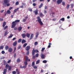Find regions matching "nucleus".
I'll list each match as a JSON object with an SVG mask.
<instances>
[{
	"instance_id": "57",
	"label": "nucleus",
	"mask_w": 74,
	"mask_h": 74,
	"mask_svg": "<svg viewBox=\"0 0 74 74\" xmlns=\"http://www.w3.org/2000/svg\"><path fill=\"white\" fill-rule=\"evenodd\" d=\"M12 8H13L12 7H10V8H9V10H11L12 9Z\"/></svg>"
},
{
	"instance_id": "64",
	"label": "nucleus",
	"mask_w": 74,
	"mask_h": 74,
	"mask_svg": "<svg viewBox=\"0 0 74 74\" xmlns=\"http://www.w3.org/2000/svg\"><path fill=\"white\" fill-rule=\"evenodd\" d=\"M16 53H15L14 54V58H15V57H16Z\"/></svg>"
},
{
	"instance_id": "36",
	"label": "nucleus",
	"mask_w": 74,
	"mask_h": 74,
	"mask_svg": "<svg viewBox=\"0 0 74 74\" xmlns=\"http://www.w3.org/2000/svg\"><path fill=\"white\" fill-rule=\"evenodd\" d=\"M22 41V39H19L18 40V43H20L21 42V41Z\"/></svg>"
},
{
	"instance_id": "37",
	"label": "nucleus",
	"mask_w": 74,
	"mask_h": 74,
	"mask_svg": "<svg viewBox=\"0 0 74 74\" xmlns=\"http://www.w3.org/2000/svg\"><path fill=\"white\" fill-rule=\"evenodd\" d=\"M39 35V34H38V32H37L36 35V38H37V37H38V36Z\"/></svg>"
},
{
	"instance_id": "22",
	"label": "nucleus",
	"mask_w": 74,
	"mask_h": 74,
	"mask_svg": "<svg viewBox=\"0 0 74 74\" xmlns=\"http://www.w3.org/2000/svg\"><path fill=\"white\" fill-rule=\"evenodd\" d=\"M18 10H19V8H17L15 9L14 10V12L15 13V12H16V11H17Z\"/></svg>"
},
{
	"instance_id": "63",
	"label": "nucleus",
	"mask_w": 74,
	"mask_h": 74,
	"mask_svg": "<svg viewBox=\"0 0 74 74\" xmlns=\"http://www.w3.org/2000/svg\"><path fill=\"white\" fill-rule=\"evenodd\" d=\"M4 10H3L1 11L0 12H1V13H3V12H4Z\"/></svg>"
},
{
	"instance_id": "43",
	"label": "nucleus",
	"mask_w": 74,
	"mask_h": 74,
	"mask_svg": "<svg viewBox=\"0 0 74 74\" xmlns=\"http://www.w3.org/2000/svg\"><path fill=\"white\" fill-rule=\"evenodd\" d=\"M33 67L34 69H37V66H33Z\"/></svg>"
},
{
	"instance_id": "39",
	"label": "nucleus",
	"mask_w": 74,
	"mask_h": 74,
	"mask_svg": "<svg viewBox=\"0 0 74 74\" xmlns=\"http://www.w3.org/2000/svg\"><path fill=\"white\" fill-rule=\"evenodd\" d=\"M7 28H8V26L6 25L4 28V30H5L6 29H7Z\"/></svg>"
},
{
	"instance_id": "53",
	"label": "nucleus",
	"mask_w": 74,
	"mask_h": 74,
	"mask_svg": "<svg viewBox=\"0 0 74 74\" xmlns=\"http://www.w3.org/2000/svg\"><path fill=\"white\" fill-rule=\"evenodd\" d=\"M35 56L36 58H38V53H36V54Z\"/></svg>"
},
{
	"instance_id": "38",
	"label": "nucleus",
	"mask_w": 74,
	"mask_h": 74,
	"mask_svg": "<svg viewBox=\"0 0 74 74\" xmlns=\"http://www.w3.org/2000/svg\"><path fill=\"white\" fill-rule=\"evenodd\" d=\"M8 69V70H9V71H11V66H9Z\"/></svg>"
},
{
	"instance_id": "47",
	"label": "nucleus",
	"mask_w": 74,
	"mask_h": 74,
	"mask_svg": "<svg viewBox=\"0 0 74 74\" xmlns=\"http://www.w3.org/2000/svg\"><path fill=\"white\" fill-rule=\"evenodd\" d=\"M19 3V2H18V1H17L15 5H18Z\"/></svg>"
},
{
	"instance_id": "7",
	"label": "nucleus",
	"mask_w": 74,
	"mask_h": 74,
	"mask_svg": "<svg viewBox=\"0 0 74 74\" xmlns=\"http://www.w3.org/2000/svg\"><path fill=\"white\" fill-rule=\"evenodd\" d=\"M25 60L26 61H28V62H30V59H28V57L27 56H25Z\"/></svg>"
},
{
	"instance_id": "62",
	"label": "nucleus",
	"mask_w": 74,
	"mask_h": 74,
	"mask_svg": "<svg viewBox=\"0 0 74 74\" xmlns=\"http://www.w3.org/2000/svg\"><path fill=\"white\" fill-rule=\"evenodd\" d=\"M10 3H7V7H8L10 6Z\"/></svg>"
},
{
	"instance_id": "40",
	"label": "nucleus",
	"mask_w": 74,
	"mask_h": 74,
	"mask_svg": "<svg viewBox=\"0 0 74 74\" xmlns=\"http://www.w3.org/2000/svg\"><path fill=\"white\" fill-rule=\"evenodd\" d=\"M70 7V5L68 4L67 5V6L66 7V8L67 10H68V9H69V8Z\"/></svg>"
},
{
	"instance_id": "26",
	"label": "nucleus",
	"mask_w": 74,
	"mask_h": 74,
	"mask_svg": "<svg viewBox=\"0 0 74 74\" xmlns=\"http://www.w3.org/2000/svg\"><path fill=\"white\" fill-rule=\"evenodd\" d=\"M7 13L8 14H11V11L9 10L7 11Z\"/></svg>"
},
{
	"instance_id": "16",
	"label": "nucleus",
	"mask_w": 74,
	"mask_h": 74,
	"mask_svg": "<svg viewBox=\"0 0 74 74\" xmlns=\"http://www.w3.org/2000/svg\"><path fill=\"white\" fill-rule=\"evenodd\" d=\"M5 48V50H8L9 48V47L7 45H6Z\"/></svg>"
},
{
	"instance_id": "28",
	"label": "nucleus",
	"mask_w": 74,
	"mask_h": 74,
	"mask_svg": "<svg viewBox=\"0 0 74 74\" xmlns=\"http://www.w3.org/2000/svg\"><path fill=\"white\" fill-rule=\"evenodd\" d=\"M51 43H49V45L48 46V48H50L51 47Z\"/></svg>"
},
{
	"instance_id": "27",
	"label": "nucleus",
	"mask_w": 74,
	"mask_h": 74,
	"mask_svg": "<svg viewBox=\"0 0 74 74\" xmlns=\"http://www.w3.org/2000/svg\"><path fill=\"white\" fill-rule=\"evenodd\" d=\"M8 31L4 33V36H6L7 34H8Z\"/></svg>"
},
{
	"instance_id": "49",
	"label": "nucleus",
	"mask_w": 74,
	"mask_h": 74,
	"mask_svg": "<svg viewBox=\"0 0 74 74\" xmlns=\"http://www.w3.org/2000/svg\"><path fill=\"white\" fill-rule=\"evenodd\" d=\"M37 44H38V42H35V43H34L35 45H37Z\"/></svg>"
},
{
	"instance_id": "61",
	"label": "nucleus",
	"mask_w": 74,
	"mask_h": 74,
	"mask_svg": "<svg viewBox=\"0 0 74 74\" xmlns=\"http://www.w3.org/2000/svg\"><path fill=\"white\" fill-rule=\"evenodd\" d=\"M29 11L32 12V9L29 8Z\"/></svg>"
},
{
	"instance_id": "2",
	"label": "nucleus",
	"mask_w": 74,
	"mask_h": 74,
	"mask_svg": "<svg viewBox=\"0 0 74 74\" xmlns=\"http://www.w3.org/2000/svg\"><path fill=\"white\" fill-rule=\"evenodd\" d=\"M37 19H38V21L39 23L40 24L41 26L43 25V23L41 21V20L40 18V16H38L37 17Z\"/></svg>"
},
{
	"instance_id": "45",
	"label": "nucleus",
	"mask_w": 74,
	"mask_h": 74,
	"mask_svg": "<svg viewBox=\"0 0 74 74\" xmlns=\"http://www.w3.org/2000/svg\"><path fill=\"white\" fill-rule=\"evenodd\" d=\"M45 47L42 48V49L41 51L43 52V51H44V50H45Z\"/></svg>"
},
{
	"instance_id": "19",
	"label": "nucleus",
	"mask_w": 74,
	"mask_h": 74,
	"mask_svg": "<svg viewBox=\"0 0 74 74\" xmlns=\"http://www.w3.org/2000/svg\"><path fill=\"white\" fill-rule=\"evenodd\" d=\"M40 16H41V17H43V16H44V15L42 13H40Z\"/></svg>"
},
{
	"instance_id": "41",
	"label": "nucleus",
	"mask_w": 74,
	"mask_h": 74,
	"mask_svg": "<svg viewBox=\"0 0 74 74\" xmlns=\"http://www.w3.org/2000/svg\"><path fill=\"white\" fill-rule=\"evenodd\" d=\"M3 64L4 65H5V64H7V62H6V61H5V60L3 61Z\"/></svg>"
},
{
	"instance_id": "18",
	"label": "nucleus",
	"mask_w": 74,
	"mask_h": 74,
	"mask_svg": "<svg viewBox=\"0 0 74 74\" xmlns=\"http://www.w3.org/2000/svg\"><path fill=\"white\" fill-rule=\"evenodd\" d=\"M33 36H34L33 34H31V36H30V40H32V38H33Z\"/></svg>"
},
{
	"instance_id": "55",
	"label": "nucleus",
	"mask_w": 74,
	"mask_h": 74,
	"mask_svg": "<svg viewBox=\"0 0 74 74\" xmlns=\"http://www.w3.org/2000/svg\"><path fill=\"white\" fill-rule=\"evenodd\" d=\"M33 5L34 7H35V6H36V4L35 3H34L33 4Z\"/></svg>"
},
{
	"instance_id": "21",
	"label": "nucleus",
	"mask_w": 74,
	"mask_h": 74,
	"mask_svg": "<svg viewBox=\"0 0 74 74\" xmlns=\"http://www.w3.org/2000/svg\"><path fill=\"white\" fill-rule=\"evenodd\" d=\"M42 5H43V3H41L40 5L39 6V8H41L42 7Z\"/></svg>"
},
{
	"instance_id": "1",
	"label": "nucleus",
	"mask_w": 74,
	"mask_h": 74,
	"mask_svg": "<svg viewBox=\"0 0 74 74\" xmlns=\"http://www.w3.org/2000/svg\"><path fill=\"white\" fill-rule=\"evenodd\" d=\"M20 20H15L14 21H13L12 23V25L11 26L12 28H14L15 26L16 25V23L17 22H19Z\"/></svg>"
},
{
	"instance_id": "10",
	"label": "nucleus",
	"mask_w": 74,
	"mask_h": 74,
	"mask_svg": "<svg viewBox=\"0 0 74 74\" xmlns=\"http://www.w3.org/2000/svg\"><path fill=\"white\" fill-rule=\"evenodd\" d=\"M13 46H16L17 45V41H15L13 44Z\"/></svg>"
},
{
	"instance_id": "6",
	"label": "nucleus",
	"mask_w": 74,
	"mask_h": 74,
	"mask_svg": "<svg viewBox=\"0 0 74 74\" xmlns=\"http://www.w3.org/2000/svg\"><path fill=\"white\" fill-rule=\"evenodd\" d=\"M63 0H58L57 1V3L58 4H60L62 2Z\"/></svg>"
},
{
	"instance_id": "46",
	"label": "nucleus",
	"mask_w": 74,
	"mask_h": 74,
	"mask_svg": "<svg viewBox=\"0 0 74 74\" xmlns=\"http://www.w3.org/2000/svg\"><path fill=\"white\" fill-rule=\"evenodd\" d=\"M71 8H73L74 7V4L72 3L71 4Z\"/></svg>"
},
{
	"instance_id": "30",
	"label": "nucleus",
	"mask_w": 74,
	"mask_h": 74,
	"mask_svg": "<svg viewBox=\"0 0 74 74\" xmlns=\"http://www.w3.org/2000/svg\"><path fill=\"white\" fill-rule=\"evenodd\" d=\"M17 63L21 62V60L19 58L17 60Z\"/></svg>"
},
{
	"instance_id": "8",
	"label": "nucleus",
	"mask_w": 74,
	"mask_h": 74,
	"mask_svg": "<svg viewBox=\"0 0 74 74\" xmlns=\"http://www.w3.org/2000/svg\"><path fill=\"white\" fill-rule=\"evenodd\" d=\"M7 69H5L3 70V74H5L7 73Z\"/></svg>"
},
{
	"instance_id": "51",
	"label": "nucleus",
	"mask_w": 74,
	"mask_h": 74,
	"mask_svg": "<svg viewBox=\"0 0 74 74\" xmlns=\"http://www.w3.org/2000/svg\"><path fill=\"white\" fill-rule=\"evenodd\" d=\"M21 48V45L19 46L17 48L18 49H19Z\"/></svg>"
},
{
	"instance_id": "50",
	"label": "nucleus",
	"mask_w": 74,
	"mask_h": 74,
	"mask_svg": "<svg viewBox=\"0 0 74 74\" xmlns=\"http://www.w3.org/2000/svg\"><path fill=\"white\" fill-rule=\"evenodd\" d=\"M29 51H28L26 53V55H29Z\"/></svg>"
},
{
	"instance_id": "52",
	"label": "nucleus",
	"mask_w": 74,
	"mask_h": 74,
	"mask_svg": "<svg viewBox=\"0 0 74 74\" xmlns=\"http://www.w3.org/2000/svg\"><path fill=\"white\" fill-rule=\"evenodd\" d=\"M1 53L2 54H4V53H5V51H2Z\"/></svg>"
},
{
	"instance_id": "29",
	"label": "nucleus",
	"mask_w": 74,
	"mask_h": 74,
	"mask_svg": "<svg viewBox=\"0 0 74 74\" xmlns=\"http://www.w3.org/2000/svg\"><path fill=\"white\" fill-rule=\"evenodd\" d=\"M10 66H9V65L8 64H7L5 66V68L7 69V68H8V67H9Z\"/></svg>"
},
{
	"instance_id": "34",
	"label": "nucleus",
	"mask_w": 74,
	"mask_h": 74,
	"mask_svg": "<svg viewBox=\"0 0 74 74\" xmlns=\"http://www.w3.org/2000/svg\"><path fill=\"white\" fill-rule=\"evenodd\" d=\"M33 50H34V52H36V53H38V50L36 49L35 50L34 49H33Z\"/></svg>"
},
{
	"instance_id": "33",
	"label": "nucleus",
	"mask_w": 74,
	"mask_h": 74,
	"mask_svg": "<svg viewBox=\"0 0 74 74\" xmlns=\"http://www.w3.org/2000/svg\"><path fill=\"white\" fill-rule=\"evenodd\" d=\"M35 54V52L33 50L32 51V55H33V56H34V54Z\"/></svg>"
},
{
	"instance_id": "32",
	"label": "nucleus",
	"mask_w": 74,
	"mask_h": 74,
	"mask_svg": "<svg viewBox=\"0 0 74 74\" xmlns=\"http://www.w3.org/2000/svg\"><path fill=\"white\" fill-rule=\"evenodd\" d=\"M13 36V35H12V34H11L10 35V36H8V38H11V37H12Z\"/></svg>"
},
{
	"instance_id": "24",
	"label": "nucleus",
	"mask_w": 74,
	"mask_h": 74,
	"mask_svg": "<svg viewBox=\"0 0 74 74\" xmlns=\"http://www.w3.org/2000/svg\"><path fill=\"white\" fill-rule=\"evenodd\" d=\"M5 25H6V22H5L3 23V24L2 25L3 27H4L5 26Z\"/></svg>"
},
{
	"instance_id": "20",
	"label": "nucleus",
	"mask_w": 74,
	"mask_h": 74,
	"mask_svg": "<svg viewBox=\"0 0 74 74\" xmlns=\"http://www.w3.org/2000/svg\"><path fill=\"white\" fill-rule=\"evenodd\" d=\"M4 48V46L3 45H1L0 46V50L3 49Z\"/></svg>"
},
{
	"instance_id": "5",
	"label": "nucleus",
	"mask_w": 74,
	"mask_h": 74,
	"mask_svg": "<svg viewBox=\"0 0 74 74\" xmlns=\"http://www.w3.org/2000/svg\"><path fill=\"white\" fill-rule=\"evenodd\" d=\"M3 2L5 4H8L10 3V1L9 0H4Z\"/></svg>"
},
{
	"instance_id": "3",
	"label": "nucleus",
	"mask_w": 74,
	"mask_h": 74,
	"mask_svg": "<svg viewBox=\"0 0 74 74\" xmlns=\"http://www.w3.org/2000/svg\"><path fill=\"white\" fill-rule=\"evenodd\" d=\"M30 49V46H27L25 48L26 51H28Z\"/></svg>"
},
{
	"instance_id": "25",
	"label": "nucleus",
	"mask_w": 74,
	"mask_h": 74,
	"mask_svg": "<svg viewBox=\"0 0 74 74\" xmlns=\"http://www.w3.org/2000/svg\"><path fill=\"white\" fill-rule=\"evenodd\" d=\"M35 62L34 61L33 62H32V66H34V65H35Z\"/></svg>"
},
{
	"instance_id": "9",
	"label": "nucleus",
	"mask_w": 74,
	"mask_h": 74,
	"mask_svg": "<svg viewBox=\"0 0 74 74\" xmlns=\"http://www.w3.org/2000/svg\"><path fill=\"white\" fill-rule=\"evenodd\" d=\"M8 52H12V49L11 47L9 48Z\"/></svg>"
},
{
	"instance_id": "4",
	"label": "nucleus",
	"mask_w": 74,
	"mask_h": 74,
	"mask_svg": "<svg viewBox=\"0 0 74 74\" xmlns=\"http://www.w3.org/2000/svg\"><path fill=\"white\" fill-rule=\"evenodd\" d=\"M38 10L36 9L34 11H33V12L35 13V15H38Z\"/></svg>"
},
{
	"instance_id": "15",
	"label": "nucleus",
	"mask_w": 74,
	"mask_h": 74,
	"mask_svg": "<svg viewBox=\"0 0 74 74\" xmlns=\"http://www.w3.org/2000/svg\"><path fill=\"white\" fill-rule=\"evenodd\" d=\"M30 35L29 33H27L26 34V36L28 37V38H30Z\"/></svg>"
},
{
	"instance_id": "59",
	"label": "nucleus",
	"mask_w": 74,
	"mask_h": 74,
	"mask_svg": "<svg viewBox=\"0 0 74 74\" xmlns=\"http://www.w3.org/2000/svg\"><path fill=\"white\" fill-rule=\"evenodd\" d=\"M22 4L23 5H24V6H26V3H22Z\"/></svg>"
},
{
	"instance_id": "35",
	"label": "nucleus",
	"mask_w": 74,
	"mask_h": 74,
	"mask_svg": "<svg viewBox=\"0 0 74 74\" xmlns=\"http://www.w3.org/2000/svg\"><path fill=\"white\" fill-rule=\"evenodd\" d=\"M42 62L43 63H47V61L46 60H44Z\"/></svg>"
},
{
	"instance_id": "31",
	"label": "nucleus",
	"mask_w": 74,
	"mask_h": 74,
	"mask_svg": "<svg viewBox=\"0 0 74 74\" xmlns=\"http://www.w3.org/2000/svg\"><path fill=\"white\" fill-rule=\"evenodd\" d=\"M40 60H37L36 62V64H38V63H40Z\"/></svg>"
},
{
	"instance_id": "42",
	"label": "nucleus",
	"mask_w": 74,
	"mask_h": 74,
	"mask_svg": "<svg viewBox=\"0 0 74 74\" xmlns=\"http://www.w3.org/2000/svg\"><path fill=\"white\" fill-rule=\"evenodd\" d=\"M62 4L63 5V6H64V5H65V2L63 1L62 2Z\"/></svg>"
},
{
	"instance_id": "12",
	"label": "nucleus",
	"mask_w": 74,
	"mask_h": 74,
	"mask_svg": "<svg viewBox=\"0 0 74 74\" xmlns=\"http://www.w3.org/2000/svg\"><path fill=\"white\" fill-rule=\"evenodd\" d=\"M21 36L23 38H25L26 36V34H25V33L22 34Z\"/></svg>"
},
{
	"instance_id": "48",
	"label": "nucleus",
	"mask_w": 74,
	"mask_h": 74,
	"mask_svg": "<svg viewBox=\"0 0 74 74\" xmlns=\"http://www.w3.org/2000/svg\"><path fill=\"white\" fill-rule=\"evenodd\" d=\"M60 20L61 21H64V18H62L60 19Z\"/></svg>"
},
{
	"instance_id": "44",
	"label": "nucleus",
	"mask_w": 74,
	"mask_h": 74,
	"mask_svg": "<svg viewBox=\"0 0 74 74\" xmlns=\"http://www.w3.org/2000/svg\"><path fill=\"white\" fill-rule=\"evenodd\" d=\"M26 21V19H23L22 21L23 22H25Z\"/></svg>"
},
{
	"instance_id": "60",
	"label": "nucleus",
	"mask_w": 74,
	"mask_h": 74,
	"mask_svg": "<svg viewBox=\"0 0 74 74\" xmlns=\"http://www.w3.org/2000/svg\"><path fill=\"white\" fill-rule=\"evenodd\" d=\"M26 67H27V66L26 65H25L23 66V69H26Z\"/></svg>"
},
{
	"instance_id": "58",
	"label": "nucleus",
	"mask_w": 74,
	"mask_h": 74,
	"mask_svg": "<svg viewBox=\"0 0 74 74\" xmlns=\"http://www.w3.org/2000/svg\"><path fill=\"white\" fill-rule=\"evenodd\" d=\"M17 30V27H15L14 28V30Z\"/></svg>"
},
{
	"instance_id": "56",
	"label": "nucleus",
	"mask_w": 74,
	"mask_h": 74,
	"mask_svg": "<svg viewBox=\"0 0 74 74\" xmlns=\"http://www.w3.org/2000/svg\"><path fill=\"white\" fill-rule=\"evenodd\" d=\"M3 18H0V21H3Z\"/></svg>"
},
{
	"instance_id": "13",
	"label": "nucleus",
	"mask_w": 74,
	"mask_h": 74,
	"mask_svg": "<svg viewBox=\"0 0 74 74\" xmlns=\"http://www.w3.org/2000/svg\"><path fill=\"white\" fill-rule=\"evenodd\" d=\"M41 55V58L42 59H44L45 58V55H44L42 54V53Z\"/></svg>"
},
{
	"instance_id": "11",
	"label": "nucleus",
	"mask_w": 74,
	"mask_h": 74,
	"mask_svg": "<svg viewBox=\"0 0 74 74\" xmlns=\"http://www.w3.org/2000/svg\"><path fill=\"white\" fill-rule=\"evenodd\" d=\"M22 29V27H19L18 28V31H21Z\"/></svg>"
},
{
	"instance_id": "23",
	"label": "nucleus",
	"mask_w": 74,
	"mask_h": 74,
	"mask_svg": "<svg viewBox=\"0 0 74 74\" xmlns=\"http://www.w3.org/2000/svg\"><path fill=\"white\" fill-rule=\"evenodd\" d=\"M24 64L25 66H26L27 64V61L26 60L24 62Z\"/></svg>"
},
{
	"instance_id": "17",
	"label": "nucleus",
	"mask_w": 74,
	"mask_h": 74,
	"mask_svg": "<svg viewBox=\"0 0 74 74\" xmlns=\"http://www.w3.org/2000/svg\"><path fill=\"white\" fill-rule=\"evenodd\" d=\"M26 42V40H25L24 39H23L22 42H21V43L22 44H23V43H25V42Z\"/></svg>"
},
{
	"instance_id": "54",
	"label": "nucleus",
	"mask_w": 74,
	"mask_h": 74,
	"mask_svg": "<svg viewBox=\"0 0 74 74\" xmlns=\"http://www.w3.org/2000/svg\"><path fill=\"white\" fill-rule=\"evenodd\" d=\"M12 73L13 74H15L16 73V71H13L12 72Z\"/></svg>"
},
{
	"instance_id": "14",
	"label": "nucleus",
	"mask_w": 74,
	"mask_h": 74,
	"mask_svg": "<svg viewBox=\"0 0 74 74\" xmlns=\"http://www.w3.org/2000/svg\"><path fill=\"white\" fill-rule=\"evenodd\" d=\"M27 45V43H25L23 45V47L25 48L26 46Z\"/></svg>"
}]
</instances>
